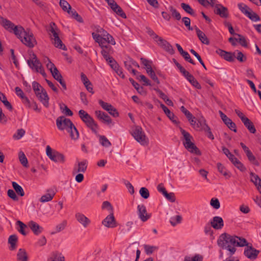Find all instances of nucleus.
I'll list each match as a JSON object with an SVG mask.
<instances>
[{
    "instance_id": "f257e3e1",
    "label": "nucleus",
    "mask_w": 261,
    "mask_h": 261,
    "mask_svg": "<svg viewBox=\"0 0 261 261\" xmlns=\"http://www.w3.org/2000/svg\"><path fill=\"white\" fill-rule=\"evenodd\" d=\"M217 244L222 249H226L229 251L232 255L236 251V247L246 246L247 241L245 238L224 233L219 237Z\"/></svg>"
},
{
    "instance_id": "f03ea898",
    "label": "nucleus",
    "mask_w": 261,
    "mask_h": 261,
    "mask_svg": "<svg viewBox=\"0 0 261 261\" xmlns=\"http://www.w3.org/2000/svg\"><path fill=\"white\" fill-rule=\"evenodd\" d=\"M79 115L80 118L86 125L90 128L94 134H97V130L98 129V125L93 118L83 110L79 111Z\"/></svg>"
},
{
    "instance_id": "7ed1b4c3",
    "label": "nucleus",
    "mask_w": 261,
    "mask_h": 261,
    "mask_svg": "<svg viewBox=\"0 0 261 261\" xmlns=\"http://www.w3.org/2000/svg\"><path fill=\"white\" fill-rule=\"evenodd\" d=\"M21 33L19 32L16 35L21 42L30 48H33L37 44L36 40L34 37L33 34L30 32V31H25L24 29Z\"/></svg>"
},
{
    "instance_id": "20e7f679",
    "label": "nucleus",
    "mask_w": 261,
    "mask_h": 261,
    "mask_svg": "<svg viewBox=\"0 0 261 261\" xmlns=\"http://www.w3.org/2000/svg\"><path fill=\"white\" fill-rule=\"evenodd\" d=\"M132 135L134 139L141 145H146L148 144V139L141 127L136 126L133 130Z\"/></svg>"
},
{
    "instance_id": "39448f33",
    "label": "nucleus",
    "mask_w": 261,
    "mask_h": 261,
    "mask_svg": "<svg viewBox=\"0 0 261 261\" xmlns=\"http://www.w3.org/2000/svg\"><path fill=\"white\" fill-rule=\"evenodd\" d=\"M46 153L47 156L53 161L63 164L65 162V157L63 154L55 150L47 145L46 148Z\"/></svg>"
},
{
    "instance_id": "423d86ee",
    "label": "nucleus",
    "mask_w": 261,
    "mask_h": 261,
    "mask_svg": "<svg viewBox=\"0 0 261 261\" xmlns=\"http://www.w3.org/2000/svg\"><path fill=\"white\" fill-rule=\"evenodd\" d=\"M2 26L9 32L13 33L16 36L18 34L19 32L20 33L22 32V31L23 30V28L21 26L15 25V24L11 21L3 17L2 18Z\"/></svg>"
},
{
    "instance_id": "0eeeda50",
    "label": "nucleus",
    "mask_w": 261,
    "mask_h": 261,
    "mask_svg": "<svg viewBox=\"0 0 261 261\" xmlns=\"http://www.w3.org/2000/svg\"><path fill=\"white\" fill-rule=\"evenodd\" d=\"M56 124L57 127L60 130L66 129L67 130L70 126H73L72 121L64 116L58 117L56 120Z\"/></svg>"
},
{
    "instance_id": "6e6552de",
    "label": "nucleus",
    "mask_w": 261,
    "mask_h": 261,
    "mask_svg": "<svg viewBox=\"0 0 261 261\" xmlns=\"http://www.w3.org/2000/svg\"><path fill=\"white\" fill-rule=\"evenodd\" d=\"M240 145L245 153L249 162L256 166H259V162L256 159V158L253 154L249 148L242 142L240 143Z\"/></svg>"
},
{
    "instance_id": "1a4fd4ad",
    "label": "nucleus",
    "mask_w": 261,
    "mask_h": 261,
    "mask_svg": "<svg viewBox=\"0 0 261 261\" xmlns=\"http://www.w3.org/2000/svg\"><path fill=\"white\" fill-rule=\"evenodd\" d=\"M246 246L247 247L245 249L244 253L245 255L251 259H256L259 253V251L253 248L251 244L249 245V244L248 242L247 245Z\"/></svg>"
},
{
    "instance_id": "9d476101",
    "label": "nucleus",
    "mask_w": 261,
    "mask_h": 261,
    "mask_svg": "<svg viewBox=\"0 0 261 261\" xmlns=\"http://www.w3.org/2000/svg\"><path fill=\"white\" fill-rule=\"evenodd\" d=\"M33 59L28 60L27 63L29 66L32 69L39 72V69L42 67L40 61L37 59L36 55L35 54L32 55Z\"/></svg>"
},
{
    "instance_id": "9b49d317",
    "label": "nucleus",
    "mask_w": 261,
    "mask_h": 261,
    "mask_svg": "<svg viewBox=\"0 0 261 261\" xmlns=\"http://www.w3.org/2000/svg\"><path fill=\"white\" fill-rule=\"evenodd\" d=\"M214 12L221 18H227L229 16V11L227 8L221 4H216L215 6Z\"/></svg>"
},
{
    "instance_id": "f8f14e48",
    "label": "nucleus",
    "mask_w": 261,
    "mask_h": 261,
    "mask_svg": "<svg viewBox=\"0 0 261 261\" xmlns=\"http://www.w3.org/2000/svg\"><path fill=\"white\" fill-rule=\"evenodd\" d=\"M157 40L158 42H156L158 43V45L165 50L171 55L174 54L175 50L173 49L172 46L167 40L163 39L161 37H160Z\"/></svg>"
},
{
    "instance_id": "ddd939ff",
    "label": "nucleus",
    "mask_w": 261,
    "mask_h": 261,
    "mask_svg": "<svg viewBox=\"0 0 261 261\" xmlns=\"http://www.w3.org/2000/svg\"><path fill=\"white\" fill-rule=\"evenodd\" d=\"M137 210L139 218L142 221L146 222L151 217V214L147 213L146 208L144 205H138Z\"/></svg>"
},
{
    "instance_id": "4468645a",
    "label": "nucleus",
    "mask_w": 261,
    "mask_h": 261,
    "mask_svg": "<svg viewBox=\"0 0 261 261\" xmlns=\"http://www.w3.org/2000/svg\"><path fill=\"white\" fill-rule=\"evenodd\" d=\"M88 166V161L86 160L79 162L77 164L74 165L72 170L73 174L77 173H85Z\"/></svg>"
},
{
    "instance_id": "2eb2a0df",
    "label": "nucleus",
    "mask_w": 261,
    "mask_h": 261,
    "mask_svg": "<svg viewBox=\"0 0 261 261\" xmlns=\"http://www.w3.org/2000/svg\"><path fill=\"white\" fill-rule=\"evenodd\" d=\"M102 224L107 227L114 228L116 226V222L113 213H111L102 222Z\"/></svg>"
},
{
    "instance_id": "dca6fc26",
    "label": "nucleus",
    "mask_w": 261,
    "mask_h": 261,
    "mask_svg": "<svg viewBox=\"0 0 261 261\" xmlns=\"http://www.w3.org/2000/svg\"><path fill=\"white\" fill-rule=\"evenodd\" d=\"M76 220L82 225L84 228L87 227L91 223L89 218L81 213H77L75 215Z\"/></svg>"
},
{
    "instance_id": "f3484780",
    "label": "nucleus",
    "mask_w": 261,
    "mask_h": 261,
    "mask_svg": "<svg viewBox=\"0 0 261 261\" xmlns=\"http://www.w3.org/2000/svg\"><path fill=\"white\" fill-rule=\"evenodd\" d=\"M211 225L215 229H220L224 226V222L223 219L219 216H215L213 217L211 221Z\"/></svg>"
},
{
    "instance_id": "a211bd4d",
    "label": "nucleus",
    "mask_w": 261,
    "mask_h": 261,
    "mask_svg": "<svg viewBox=\"0 0 261 261\" xmlns=\"http://www.w3.org/2000/svg\"><path fill=\"white\" fill-rule=\"evenodd\" d=\"M28 226L35 235L40 234L43 231V228L36 222L31 221L28 223Z\"/></svg>"
},
{
    "instance_id": "6ab92c4d",
    "label": "nucleus",
    "mask_w": 261,
    "mask_h": 261,
    "mask_svg": "<svg viewBox=\"0 0 261 261\" xmlns=\"http://www.w3.org/2000/svg\"><path fill=\"white\" fill-rule=\"evenodd\" d=\"M54 78L58 81L61 85L62 86L64 90L67 89L66 85L65 82L63 80V77L61 74L59 72L57 68H55L54 71V73L52 75Z\"/></svg>"
},
{
    "instance_id": "aec40b11",
    "label": "nucleus",
    "mask_w": 261,
    "mask_h": 261,
    "mask_svg": "<svg viewBox=\"0 0 261 261\" xmlns=\"http://www.w3.org/2000/svg\"><path fill=\"white\" fill-rule=\"evenodd\" d=\"M41 92L42 93H40L38 96H36L38 98L42 103L45 107L47 108L49 106V97L45 90H43Z\"/></svg>"
},
{
    "instance_id": "412c9836",
    "label": "nucleus",
    "mask_w": 261,
    "mask_h": 261,
    "mask_svg": "<svg viewBox=\"0 0 261 261\" xmlns=\"http://www.w3.org/2000/svg\"><path fill=\"white\" fill-rule=\"evenodd\" d=\"M47 261H65V257L61 253L55 251L51 253Z\"/></svg>"
},
{
    "instance_id": "4be33fe9",
    "label": "nucleus",
    "mask_w": 261,
    "mask_h": 261,
    "mask_svg": "<svg viewBox=\"0 0 261 261\" xmlns=\"http://www.w3.org/2000/svg\"><path fill=\"white\" fill-rule=\"evenodd\" d=\"M161 107L168 116V117L174 123H177V122L176 121L177 117L174 115V114L171 112L170 110L164 104H161Z\"/></svg>"
},
{
    "instance_id": "5701e85b",
    "label": "nucleus",
    "mask_w": 261,
    "mask_h": 261,
    "mask_svg": "<svg viewBox=\"0 0 261 261\" xmlns=\"http://www.w3.org/2000/svg\"><path fill=\"white\" fill-rule=\"evenodd\" d=\"M28 256L25 250L19 249L16 255L17 261H28Z\"/></svg>"
},
{
    "instance_id": "b1692460",
    "label": "nucleus",
    "mask_w": 261,
    "mask_h": 261,
    "mask_svg": "<svg viewBox=\"0 0 261 261\" xmlns=\"http://www.w3.org/2000/svg\"><path fill=\"white\" fill-rule=\"evenodd\" d=\"M195 30L197 36L201 42L203 44L208 45L210 44V41L205 34L200 31L197 27H196Z\"/></svg>"
},
{
    "instance_id": "393cba45",
    "label": "nucleus",
    "mask_w": 261,
    "mask_h": 261,
    "mask_svg": "<svg viewBox=\"0 0 261 261\" xmlns=\"http://www.w3.org/2000/svg\"><path fill=\"white\" fill-rule=\"evenodd\" d=\"M222 121L230 130L235 133L237 132L236 124L227 116H226L225 118H223Z\"/></svg>"
},
{
    "instance_id": "a878e982",
    "label": "nucleus",
    "mask_w": 261,
    "mask_h": 261,
    "mask_svg": "<svg viewBox=\"0 0 261 261\" xmlns=\"http://www.w3.org/2000/svg\"><path fill=\"white\" fill-rule=\"evenodd\" d=\"M18 238L16 234L11 235L8 238V243L10 244L9 249L10 250L16 249Z\"/></svg>"
},
{
    "instance_id": "bb28decb",
    "label": "nucleus",
    "mask_w": 261,
    "mask_h": 261,
    "mask_svg": "<svg viewBox=\"0 0 261 261\" xmlns=\"http://www.w3.org/2000/svg\"><path fill=\"white\" fill-rule=\"evenodd\" d=\"M98 32L102 33L101 35L103 36V37L105 38V40H106V41L107 42V44H115V41L113 37L109 34H108L104 30L100 29V31H98Z\"/></svg>"
},
{
    "instance_id": "cd10ccee",
    "label": "nucleus",
    "mask_w": 261,
    "mask_h": 261,
    "mask_svg": "<svg viewBox=\"0 0 261 261\" xmlns=\"http://www.w3.org/2000/svg\"><path fill=\"white\" fill-rule=\"evenodd\" d=\"M16 224L18 226V231L23 236H26L28 234V232L25 230L28 229L27 225L20 220H18Z\"/></svg>"
},
{
    "instance_id": "c85d7f7f",
    "label": "nucleus",
    "mask_w": 261,
    "mask_h": 261,
    "mask_svg": "<svg viewBox=\"0 0 261 261\" xmlns=\"http://www.w3.org/2000/svg\"><path fill=\"white\" fill-rule=\"evenodd\" d=\"M47 191L49 192L50 193H47L42 196L40 199V202H46L51 201L53 199L55 195V192L53 190H48Z\"/></svg>"
},
{
    "instance_id": "c756f323",
    "label": "nucleus",
    "mask_w": 261,
    "mask_h": 261,
    "mask_svg": "<svg viewBox=\"0 0 261 261\" xmlns=\"http://www.w3.org/2000/svg\"><path fill=\"white\" fill-rule=\"evenodd\" d=\"M245 126L248 129L250 133L255 134L256 132V128L253 122L249 119H247L243 122Z\"/></svg>"
},
{
    "instance_id": "7c9ffc66",
    "label": "nucleus",
    "mask_w": 261,
    "mask_h": 261,
    "mask_svg": "<svg viewBox=\"0 0 261 261\" xmlns=\"http://www.w3.org/2000/svg\"><path fill=\"white\" fill-rule=\"evenodd\" d=\"M0 100L6 106V107L10 111H12L13 107L11 104L8 101L5 95L0 91Z\"/></svg>"
},
{
    "instance_id": "2f4dec72",
    "label": "nucleus",
    "mask_w": 261,
    "mask_h": 261,
    "mask_svg": "<svg viewBox=\"0 0 261 261\" xmlns=\"http://www.w3.org/2000/svg\"><path fill=\"white\" fill-rule=\"evenodd\" d=\"M112 51V46L109 44H107V46H105L101 48V54L105 59L110 57L109 55Z\"/></svg>"
},
{
    "instance_id": "473e14b6",
    "label": "nucleus",
    "mask_w": 261,
    "mask_h": 261,
    "mask_svg": "<svg viewBox=\"0 0 261 261\" xmlns=\"http://www.w3.org/2000/svg\"><path fill=\"white\" fill-rule=\"evenodd\" d=\"M49 33L53 34L54 38L55 36H59L58 32L59 31L55 23L51 22L49 24V27L47 30Z\"/></svg>"
},
{
    "instance_id": "72a5a7b5",
    "label": "nucleus",
    "mask_w": 261,
    "mask_h": 261,
    "mask_svg": "<svg viewBox=\"0 0 261 261\" xmlns=\"http://www.w3.org/2000/svg\"><path fill=\"white\" fill-rule=\"evenodd\" d=\"M114 12H115L118 15L121 16L123 18H126V16L123 12L122 8L117 4L114 5V7L111 8Z\"/></svg>"
},
{
    "instance_id": "f704fd0d",
    "label": "nucleus",
    "mask_w": 261,
    "mask_h": 261,
    "mask_svg": "<svg viewBox=\"0 0 261 261\" xmlns=\"http://www.w3.org/2000/svg\"><path fill=\"white\" fill-rule=\"evenodd\" d=\"M54 44L55 47H58L60 49H62L64 50H67V48L65 45L63 43L61 40L60 39L59 36H55V38H54Z\"/></svg>"
},
{
    "instance_id": "c9c22d12",
    "label": "nucleus",
    "mask_w": 261,
    "mask_h": 261,
    "mask_svg": "<svg viewBox=\"0 0 261 261\" xmlns=\"http://www.w3.org/2000/svg\"><path fill=\"white\" fill-rule=\"evenodd\" d=\"M238 7L240 10L246 16L249 14L250 11H251V9L248 6L243 3L238 4Z\"/></svg>"
},
{
    "instance_id": "e433bc0d",
    "label": "nucleus",
    "mask_w": 261,
    "mask_h": 261,
    "mask_svg": "<svg viewBox=\"0 0 261 261\" xmlns=\"http://www.w3.org/2000/svg\"><path fill=\"white\" fill-rule=\"evenodd\" d=\"M67 132L70 133V137L73 139H76L79 138V132L75 127V126L73 125V126H70Z\"/></svg>"
},
{
    "instance_id": "4c0bfd02",
    "label": "nucleus",
    "mask_w": 261,
    "mask_h": 261,
    "mask_svg": "<svg viewBox=\"0 0 261 261\" xmlns=\"http://www.w3.org/2000/svg\"><path fill=\"white\" fill-rule=\"evenodd\" d=\"M12 186L15 190V192L20 196L24 195V192L22 188L15 181L12 182Z\"/></svg>"
},
{
    "instance_id": "58836bf2",
    "label": "nucleus",
    "mask_w": 261,
    "mask_h": 261,
    "mask_svg": "<svg viewBox=\"0 0 261 261\" xmlns=\"http://www.w3.org/2000/svg\"><path fill=\"white\" fill-rule=\"evenodd\" d=\"M33 89L35 92L36 96H38L40 93H42L41 91L45 90L38 82H33L32 83Z\"/></svg>"
},
{
    "instance_id": "ea45409f",
    "label": "nucleus",
    "mask_w": 261,
    "mask_h": 261,
    "mask_svg": "<svg viewBox=\"0 0 261 261\" xmlns=\"http://www.w3.org/2000/svg\"><path fill=\"white\" fill-rule=\"evenodd\" d=\"M59 5L62 10L65 12H67L68 13V11L71 10V6L65 0H60Z\"/></svg>"
},
{
    "instance_id": "a19ab883",
    "label": "nucleus",
    "mask_w": 261,
    "mask_h": 261,
    "mask_svg": "<svg viewBox=\"0 0 261 261\" xmlns=\"http://www.w3.org/2000/svg\"><path fill=\"white\" fill-rule=\"evenodd\" d=\"M180 6L183 9V10H184L185 12L190 14L191 15L195 16V12L189 5L184 3H182Z\"/></svg>"
},
{
    "instance_id": "79ce46f5",
    "label": "nucleus",
    "mask_w": 261,
    "mask_h": 261,
    "mask_svg": "<svg viewBox=\"0 0 261 261\" xmlns=\"http://www.w3.org/2000/svg\"><path fill=\"white\" fill-rule=\"evenodd\" d=\"M181 134L183 135L184 137V141L183 142V144H186L191 141V139H193L192 136L187 132L183 129H181L180 130Z\"/></svg>"
},
{
    "instance_id": "37998d69",
    "label": "nucleus",
    "mask_w": 261,
    "mask_h": 261,
    "mask_svg": "<svg viewBox=\"0 0 261 261\" xmlns=\"http://www.w3.org/2000/svg\"><path fill=\"white\" fill-rule=\"evenodd\" d=\"M68 13L70 15L72 18L76 19L79 22H83V19L82 17L79 15L77 12L75 10H71L69 11H68Z\"/></svg>"
},
{
    "instance_id": "c03bdc74",
    "label": "nucleus",
    "mask_w": 261,
    "mask_h": 261,
    "mask_svg": "<svg viewBox=\"0 0 261 261\" xmlns=\"http://www.w3.org/2000/svg\"><path fill=\"white\" fill-rule=\"evenodd\" d=\"M217 168L219 172L223 175L226 178L230 177V175L227 173V170L225 167L222 165L220 163H217Z\"/></svg>"
},
{
    "instance_id": "a18cd8bd",
    "label": "nucleus",
    "mask_w": 261,
    "mask_h": 261,
    "mask_svg": "<svg viewBox=\"0 0 261 261\" xmlns=\"http://www.w3.org/2000/svg\"><path fill=\"white\" fill-rule=\"evenodd\" d=\"M250 175L251 177V181L253 182L256 187H257L258 185L261 184V179L257 175L253 172H251Z\"/></svg>"
},
{
    "instance_id": "49530a36",
    "label": "nucleus",
    "mask_w": 261,
    "mask_h": 261,
    "mask_svg": "<svg viewBox=\"0 0 261 261\" xmlns=\"http://www.w3.org/2000/svg\"><path fill=\"white\" fill-rule=\"evenodd\" d=\"M187 80L196 88L198 89H200L201 88L200 84L195 79L193 75L189 76V78H188Z\"/></svg>"
},
{
    "instance_id": "de8ad7c7",
    "label": "nucleus",
    "mask_w": 261,
    "mask_h": 261,
    "mask_svg": "<svg viewBox=\"0 0 261 261\" xmlns=\"http://www.w3.org/2000/svg\"><path fill=\"white\" fill-rule=\"evenodd\" d=\"M19 159L21 164L25 167L28 166V162L27 157L22 151L19 153Z\"/></svg>"
},
{
    "instance_id": "09e8293b",
    "label": "nucleus",
    "mask_w": 261,
    "mask_h": 261,
    "mask_svg": "<svg viewBox=\"0 0 261 261\" xmlns=\"http://www.w3.org/2000/svg\"><path fill=\"white\" fill-rule=\"evenodd\" d=\"M129 81L138 93L140 94H143L144 93L143 88L142 87H140V85L138 83L136 82L132 78H129Z\"/></svg>"
},
{
    "instance_id": "8fccbe9b",
    "label": "nucleus",
    "mask_w": 261,
    "mask_h": 261,
    "mask_svg": "<svg viewBox=\"0 0 261 261\" xmlns=\"http://www.w3.org/2000/svg\"><path fill=\"white\" fill-rule=\"evenodd\" d=\"M99 142L102 146L106 147H108L111 145V142L105 136H99Z\"/></svg>"
},
{
    "instance_id": "3c124183",
    "label": "nucleus",
    "mask_w": 261,
    "mask_h": 261,
    "mask_svg": "<svg viewBox=\"0 0 261 261\" xmlns=\"http://www.w3.org/2000/svg\"><path fill=\"white\" fill-rule=\"evenodd\" d=\"M208 125L206 124V120L203 117H201L198 120V122H197V124L196 126V129L201 128L202 129H204L206 126Z\"/></svg>"
},
{
    "instance_id": "603ef678",
    "label": "nucleus",
    "mask_w": 261,
    "mask_h": 261,
    "mask_svg": "<svg viewBox=\"0 0 261 261\" xmlns=\"http://www.w3.org/2000/svg\"><path fill=\"white\" fill-rule=\"evenodd\" d=\"M186 149L190 152L197 155H200L201 152L199 149L196 147L194 143L191 144L190 147H188Z\"/></svg>"
},
{
    "instance_id": "864d4df0",
    "label": "nucleus",
    "mask_w": 261,
    "mask_h": 261,
    "mask_svg": "<svg viewBox=\"0 0 261 261\" xmlns=\"http://www.w3.org/2000/svg\"><path fill=\"white\" fill-rule=\"evenodd\" d=\"M141 61L142 64L145 66L147 73H149V71L152 70L149 61L145 58H141Z\"/></svg>"
},
{
    "instance_id": "5fc2aeb1",
    "label": "nucleus",
    "mask_w": 261,
    "mask_h": 261,
    "mask_svg": "<svg viewBox=\"0 0 261 261\" xmlns=\"http://www.w3.org/2000/svg\"><path fill=\"white\" fill-rule=\"evenodd\" d=\"M99 104L100 106L106 111H112V108L113 109V106L111 104L106 102L102 100H99L98 101Z\"/></svg>"
},
{
    "instance_id": "6e6d98bb",
    "label": "nucleus",
    "mask_w": 261,
    "mask_h": 261,
    "mask_svg": "<svg viewBox=\"0 0 261 261\" xmlns=\"http://www.w3.org/2000/svg\"><path fill=\"white\" fill-rule=\"evenodd\" d=\"M247 17L253 21H258L260 20V17L256 13L253 12L252 10Z\"/></svg>"
},
{
    "instance_id": "4d7b16f0",
    "label": "nucleus",
    "mask_w": 261,
    "mask_h": 261,
    "mask_svg": "<svg viewBox=\"0 0 261 261\" xmlns=\"http://www.w3.org/2000/svg\"><path fill=\"white\" fill-rule=\"evenodd\" d=\"M60 109L62 110V112H64L67 116H71L73 115L72 112L67 107L66 105L64 103L62 105H60Z\"/></svg>"
},
{
    "instance_id": "13d9d810",
    "label": "nucleus",
    "mask_w": 261,
    "mask_h": 261,
    "mask_svg": "<svg viewBox=\"0 0 261 261\" xmlns=\"http://www.w3.org/2000/svg\"><path fill=\"white\" fill-rule=\"evenodd\" d=\"M105 60L109 63L111 67L113 69L114 68H116V67L118 65L116 61L114 59V58L112 57H109L105 59Z\"/></svg>"
},
{
    "instance_id": "bf43d9fd",
    "label": "nucleus",
    "mask_w": 261,
    "mask_h": 261,
    "mask_svg": "<svg viewBox=\"0 0 261 261\" xmlns=\"http://www.w3.org/2000/svg\"><path fill=\"white\" fill-rule=\"evenodd\" d=\"M169 9L172 13V16L173 17H174L178 20L181 19V15L180 13L178 12H177L175 8H174L172 6H170Z\"/></svg>"
},
{
    "instance_id": "052dcab7",
    "label": "nucleus",
    "mask_w": 261,
    "mask_h": 261,
    "mask_svg": "<svg viewBox=\"0 0 261 261\" xmlns=\"http://www.w3.org/2000/svg\"><path fill=\"white\" fill-rule=\"evenodd\" d=\"M146 33L150 36L152 37V38L154 39V41L156 42H158L157 40L158 38H159L160 36H159L158 35H156L154 32L150 28L146 27Z\"/></svg>"
},
{
    "instance_id": "680f3d73",
    "label": "nucleus",
    "mask_w": 261,
    "mask_h": 261,
    "mask_svg": "<svg viewBox=\"0 0 261 261\" xmlns=\"http://www.w3.org/2000/svg\"><path fill=\"white\" fill-rule=\"evenodd\" d=\"M139 193L141 196L144 199H147L149 197V192L146 188H141L140 189Z\"/></svg>"
},
{
    "instance_id": "e2e57ef3",
    "label": "nucleus",
    "mask_w": 261,
    "mask_h": 261,
    "mask_svg": "<svg viewBox=\"0 0 261 261\" xmlns=\"http://www.w3.org/2000/svg\"><path fill=\"white\" fill-rule=\"evenodd\" d=\"M182 218L179 215H177L174 218H171L170 222L172 226H175L177 224L180 223L181 221Z\"/></svg>"
},
{
    "instance_id": "0e129e2a",
    "label": "nucleus",
    "mask_w": 261,
    "mask_h": 261,
    "mask_svg": "<svg viewBox=\"0 0 261 261\" xmlns=\"http://www.w3.org/2000/svg\"><path fill=\"white\" fill-rule=\"evenodd\" d=\"M184 261H202V257L199 255H195L193 257L186 256L185 257Z\"/></svg>"
},
{
    "instance_id": "69168bd1",
    "label": "nucleus",
    "mask_w": 261,
    "mask_h": 261,
    "mask_svg": "<svg viewBox=\"0 0 261 261\" xmlns=\"http://www.w3.org/2000/svg\"><path fill=\"white\" fill-rule=\"evenodd\" d=\"M234 54V53H231L230 52L226 51V54H225L223 58L227 61L233 62L234 60L235 57Z\"/></svg>"
},
{
    "instance_id": "338daca9",
    "label": "nucleus",
    "mask_w": 261,
    "mask_h": 261,
    "mask_svg": "<svg viewBox=\"0 0 261 261\" xmlns=\"http://www.w3.org/2000/svg\"><path fill=\"white\" fill-rule=\"evenodd\" d=\"M144 249L146 254H151L153 252L154 250L157 249V247L155 246L145 245Z\"/></svg>"
},
{
    "instance_id": "774afa93",
    "label": "nucleus",
    "mask_w": 261,
    "mask_h": 261,
    "mask_svg": "<svg viewBox=\"0 0 261 261\" xmlns=\"http://www.w3.org/2000/svg\"><path fill=\"white\" fill-rule=\"evenodd\" d=\"M25 132V130L22 128L18 129L16 133L13 135V138L17 140L20 139L24 136Z\"/></svg>"
}]
</instances>
